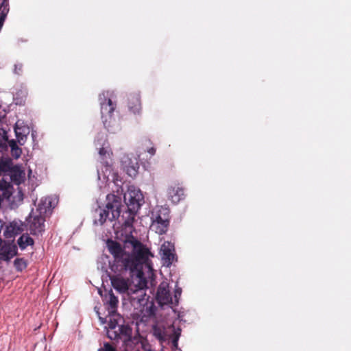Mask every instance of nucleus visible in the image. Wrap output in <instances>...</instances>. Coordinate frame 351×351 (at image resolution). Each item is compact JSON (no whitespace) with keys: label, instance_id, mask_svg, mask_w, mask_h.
Masks as SVG:
<instances>
[{"label":"nucleus","instance_id":"obj_1","mask_svg":"<svg viewBox=\"0 0 351 351\" xmlns=\"http://www.w3.org/2000/svg\"><path fill=\"white\" fill-rule=\"evenodd\" d=\"M121 197L114 194H108L106 196V205L104 208L99 207L93 213L95 224H104L107 220L112 222L118 220L119 223H122L121 227L114 229V239L113 240L111 232L110 235L106 234L102 237V241H143L144 238L138 236V233L132 226L134 218L122 215Z\"/></svg>","mask_w":351,"mask_h":351},{"label":"nucleus","instance_id":"obj_2","mask_svg":"<svg viewBox=\"0 0 351 351\" xmlns=\"http://www.w3.org/2000/svg\"><path fill=\"white\" fill-rule=\"evenodd\" d=\"M130 243L132 244V252L126 257L125 265H123V269L130 271L132 275L141 278L143 275V265H146L151 267L149 258L154 255L143 243Z\"/></svg>","mask_w":351,"mask_h":351},{"label":"nucleus","instance_id":"obj_3","mask_svg":"<svg viewBox=\"0 0 351 351\" xmlns=\"http://www.w3.org/2000/svg\"><path fill=\"white\" fill-rule=\"evenodd\" d=\"M124 202L127 210L121 212L122 215L134 218L141 206L144 203V197L139 189H129L124 195Z\"/></svg>","mask_w":351,"mask_h":351},{"label":"nucleus","instance_id":"obj_4","mask_svg":"<svg viewBox=\"0 0 351 351\" xmlns=\"http://www.w3.org/2000/svg\"><path fill=\"white\" fill-rule=\"evenodd\" d=\"M153 335L161 343L171 341L173 348H177L178 342L181 335V329L180 328H176L173 325L168 328L155 326L153 327Z\"/></svg>","mask_w":351,"mask_h":351},{"label":"nucleus","instance_id":"obj_5","mask_svg":"<svg viewBox=\"0 0 351 351\" xmlns=\"http://www.w3.org/2000/svg\"><path fill=\"white\" fill-rule=\"evenodd\" d=\"M109 252L114 258V263L111 265V269L114 272L122 273L126 271L123 269V265H125V260L128 256L120 243H106Z\"/></svg>","mask_w":351,"mask_h":351},{"label":"nucleus","instance_id":"obj_6","mask_svg":"<svg viewBox=\"0 0 351 351\" xmlns=\"http://www.w3.org/2000/svg\"><path fill=\"white\" fill-rule=\"evenodd\" d=\"M107 337L117 342L122 341L126 349L132 344V328L129 325H120L117 330H108Z\"/></svg>","mask_w":351,"mask_h":351},{"label":"nucleus","instance_id":"obj_7","mask_svg":"<svg viewBox=\"0 0 351 351\" xmlns=\"http://www.w3.org/2000/svg\"><path fill=\"white\" fill-rule=\"evenodd\" d=\"M99 100L101 106V114L104 125L108 127V117L111 118L115 110L116 104H114L110 98H106L104 93L100 94Z\"/></svg>","mask_w":351,"mask_h":351},{"label":"nucleus","instance_id":"obj_8","mask_svg":"<svg viewBox=\"0 0 351 351\" xmlns=\"http://www.w3.org/2000/svg\"><path fill=\"white\" fill-rule=\"evenodd\" d=\"M45 217L36 215L34 213H30L27 223L30 234L34 236L42 234L45 231Z\"/></svg>","mask_w":351,"mask_h":351},{"label":"nucleus","instance_id":"obj_9","mask_svg":"<svg viewBox=\"0 0 351 351\" xmlns=\"http://www.w3.org/2000/svg\"><path fill=\"white\" fill-rule=\"evenodd\" d=\"M161 257L163 265L170 267L174 261H177L173 243H163L161 246Z\"/></svg>","mask_w":351,"mask_h":351},{"label":"nucleus","instance_id":"obj_10","mask_svg":"<svg viewBox=\"0 0 351 351\" xmlns=\"http://www.w3.org/2000/svg\"><path fill=\"white\" fill-rule=\"evenodd\" d=\"M156 300L161 306L173 304V298L171 295L167 282H162L158 286Z\"/></svg>","mask_w":351,"mask_h":351},{"label":"nucleus","instance_id":"obj_11","mask_svg":"<svg viewBox=\"0 0 351 351\" xmlns=\"http://www.w3.org/2000/svg\"><path fill=\"white\" fill-rule=\"evenodd\" d=\"M52 208V201L50 197H42L36 206V210L32 209L31 213L36 215L46 218L48 213H50Z\"/></svg>","mask_w":351,"mask_h":351},{"label":"nucleus","instance_id":"obj_12","mask_svg":"<svg viewBox=\"0 0 351 351\" xmlns=\"http://www.w3.org/2000/svg\"><path fill=\"white\" fill-rule=\"evenodd\" d=\"M17 250L14 243H3L0 247V261H10L17 254Z\"/></svg>","mask_w":351,"mask_h":351},{"label":"nucleus","instance_id":"obj_13","mask_svg":"<svg viewBox=\"0 0 351 351\" xmlns=\"http://www.w3.org/2000/svg\"><path fill=\"white\" fill-rule=\"evenodd\" d=\"M169 223V221L168 218H162L160 215H158L156 217V220L151 224L149 231L154 232L161 235L167 230Z\"/></svg>","mask_w":351,"mask_h":351},{"label":"nucleus","instance_id":"obj_14","mask_svg":"<svg viewBox=\"0 0 351 351\" xmlns=\"http://www.w3.org/2000/svg\"><path fill=\"white\" fill-rule=\"evenodd\" d=\"M23 230V225L22 223L12 222L10 223V225L6 226L5 230L3 232V234L6 239H12L11 241H15V237L21 234Z\"/></svg>","mask_w":351,"mask_h":351},{"label":"nucleus","instance_id":"obj_15","mask_svg":"<svg viewBox=\"0 0 351 351\" xmlns=\"http://www.w3.org/2000/svg\"><path fill=\"white\" fill-rule=\"evenodd\" d=\"M167 195L172 202L178 204L185 197L184 189L179 184L171 186L167 189Z\"/></svg>","mask_w":351,"mask_h":351},{"label":"nucleus","instance_id":"obj_16","mask_svg":"<svg viewBox=\"0 0 351 351\" xmlns=\"http://www.w3.org/2000/svg\"><path fill=\"white\" fill-rule=\"evenodd\" d=\"M128 106L130 112L139 114L142 110L141 97L138 93H134L130 94L128 98Z\"/></svg>","mask_w":351,"mask_h":351},{"label":"nucleus","instance_id":"obj_17","mask_svg":"<svg viewBox=\"0 0 351 351\" xmlns=\"http://www.w3.org/2000/svg\"><path fill=\"white\" fill-rule=\"evenodd\" d=\"M112 286L119 293H125L128 290V280L120 275L110 276Z\"/></svg>","mask_w":351,"mask_h":351},{"label":"nucleus","instance_id":"obj_18","mask_svg":"<svg viewBox=\"0 0 351 351\" xmlns=\"http://www.w3.org/2000/svg\"><path fill=\"white\" fill-rule=\"evenodd\" d=\"M105 300L108 304V310L109 313H114L117 308L119 300L117 296L114 295L112 290H110L106 295Z\"/></svg>","mask_w":351,"mask_h":351},{"label":"nucleus","instance_id":"obj_19","mask_svg":"<svg viewBox=\"0 0 351 351\" xmlns=\"http://www.w3.org/2000/svg\"><path fill=\"white\" fill-rule=\"evenodd\" d=\"M2 9V16L0 19V25H2L9 12V0H0V10Z\"/></svg>","mask_w":351,"mask_h":351},{"label":"nucleus","instance_id":"obj_20","mask_svg":"<svg viewBox=\"0 0 351 351\" xmlns=\"http://www.w3.org/2000/svg\"><path fill=\"white\" fill-rule=\"evenodd\" d=\"M14 265L16 271H22L27 267V263L23 258H17L14 261Z\"/></svg>","mask_w":351,"mask_h":351},{"label":"nucleus","instance_id":"obj_21","mask_svg":"<svg viewBox=\"0 0 351 351\" xmlns=\"http://www.w3.org/2000/svg\"><path fill=\"white\" fill-rule=\"evenodd\" d=\"M11 169L10 162L9 160H4L0 158V174L5 173Z\"/></svg>","mask_w":351,"mask_h":351},{"label":"nucleus","instance_id":"obj_22","mask_svg":"<svg viewBox=\"0 0 351 351\" xmlns=\"http://www.w3.org/2000/svg\"><path fill=\"white\" fill-rule=\"evenodd\" d=\"M110 151L108 146H106L105 144L103 145V146L99 148V154L101 158V160H105L107 158H109L110 156Z\"/></svg>","mask_w":351,"mask_h":351},{"label":"nucleus","instance_id":"obj_23","mask_svg":"<svg viewBox=\"0 0 351 351\" xmlns=\"http://www.w3.org/2000/svg\"><path fill=\"white\" fill-rule=\"evenodd\" d=\"M138 166H128L126 167L127 173L132 178L135 177L138 173Z\"/></svg>","mask_w":351,"mask_h":351},{"label":"nucleus","instance_id":"obj_24","mask_svg":"<svg viewBox=\"0 0 351 351\" xmlns=\"http://www.w3.org/2000/svg\"><path fill=\"white\" fill-rule=\"evenodd\" d=\"M182 293V289L180 287H178L175 289L174 291V297L173 299V304L175 306H177L178 304V300Z\"/></svg>","mask_w":351,"mask_h":351},{"label":"nucleus","instance_id":"obj_25","mask_svg":"<svg viewBox=\"0 0 351 351\" xmlns=\"http://www.w3.org/2000/svg\"><path fill=\"white\" fill-rule=\"evenodd\" d=\"M98 351H116V350L109 343H104V346L99 348Z\"/></svg>","mask_w":351,"mask_h":351},{"label":"nucleus","instance_id":"obj_26","mask_svg":"<svg viewBox=\"0 0 351 351\" xmlns=\"http://www.w3.org/2000/svg\"><path fill=\"white\" fill-rule=\"evenodd\" d=\"M16 241L21 242V241H34V239H32L29 234H24L20 236V237Z\"/></svg>","mask_w":351,"mask_h":351},{"label":"nucleus","instance_id":"obj_27","mask_svg":"<svg viewBox=\"0 0 351 351\" xmlns=\"http://www.w3.org/2000/svg\"><path fill=\"white\" fill-rule=\"evenodd\" d=\"M117 322L115 319H110L108 323V330H117L116 327L117 326Z\"/></svg>","mask_w":351,"mask_h":351},{"label":"nucleus","instance_id":"obj_28","mask_svg":"<svg viewBox=\"0 0 351 351\" xmlns=\"http://www.w3.org/2000/svg\"><path fill=\"white\" fill-rule=\"evenodd\" d=\"M10 146L12 149V152H14V151H18L19 153H21V150L20 148H19V147L17 146L16 142H14V141H11L10 143Z\"/></svg>","mask_w":351,"mask_h":351},{"label":"nucleus","instance_id":"obj_29","mask_svg":"<svg viewBox=\"0 0 351 351\" xmlns=\"http://www.w3.org/2000/svg\"><path fill=\"white\" fill-rule=\"evenodd\" d=\"M21 249L24 250L28 245H33L34 243H17Z\"/></svg>","mask_w":351,"mask_h":351},{"label":"nucleus","instance_id":"obj_30","mask_svg":"<svg viewBox=\"0 0 351 351\" xmlns=\"http://www.w3.org/2000/svg\"><path fill=\"white\" fill-rule=\"evenodd\" d=\"M148 153H149L152 156L154 155L156 153V149L154 147H151L147 150Z\"/></svg>","mask_w":351,"mask_h":351},{"label":"nucleus","instance_id":"obj_31","mask_svg":"<svg viewBox=\"0 0 351 351\" xmlns=\"http://www.w3.org/2000/svg\"><path fill=\"white\" fill-rule=\"evenodd\" d=\"M13 154H16V156L18 157L21 154L18 151H14L12 152Z\"/></svg>","mask_w":351,"mask_h":351},{"label":"nucleus","instance_id":"obj_32","mask_svg":"<svg viewBox=\"0 0 351 351\" xmlns=\"http://www.w3.org/2000/svg\"><path fill=\"white\" fill-rule=\"evenodd\" d=\"M139 293H141V295H143V291L142 290L139 291Z\"/></svg>","mask_w":351,"mask_h":351}]
</instances>
